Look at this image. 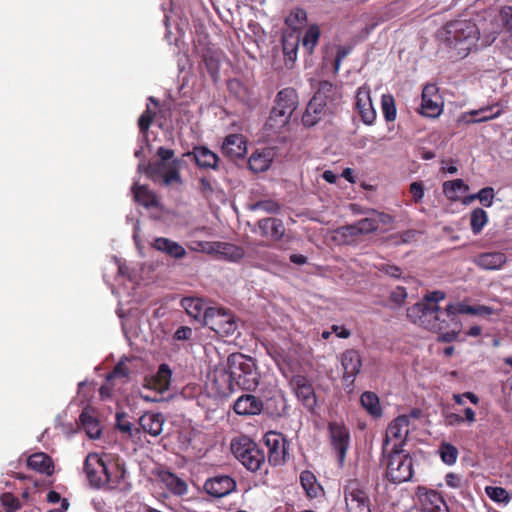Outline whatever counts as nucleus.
<instances>
[{"instance_id":"1","label":"nucleus","mask_w":512,"mask_h":512,"mask_svg":"<svg viewBox=\"0 0 512 512\" xmlns=\"http://www.w3.org/2000/svg\"><path fill=\"white\" fill-rule=\"evenodd\" d=\"M84 471L92 486L108 485L110 489H118L112 496L115 509L117 512H128L125 493L128 483L125 481L124 460L111 454L106 455L104 459L96 453H90L85 459Z\"/></svg>"},{"instance_id":"2","label":"nucleus","mask_w":512,"mask_h":512,"mask_svg":"<svg viewBox=\"0 0 512 512\" xmlns=\"http://www.w3.org/2000/svg\"><path fill=\"white\" fill-rule=\"evenodd\" d=\"M480 31L471 20H454L440 30L439 38L461 58L466 57L479 40Z\"/></svg>"},{"instance_id":"3","label":"nucleus","mask_w":512,"mask_h":512,"mask_svg":"<svg viewBox=\"0 0 512 512\" xmlns=\"http://www.w3.org/2000/svg\"><path fill=\"white\" fill-rule=\"evenodd\" d=\"M298 95L293 88H284L276 95L275 105L266 121L267 130L278 132L285 127L298 106Z\"/></svg>"},{"instance_id":"4","label":"nucleus","mask_w":512,"mask_h":512,"mask_svg":"<svg viewBox=\"0 0 512 512\" xmlns=\"http://www.w3.org/2000/svg\"><path fill=\"white\" fill-rule=\"evenodd\" d=\"M230 377L243 390L252 391L259 384V373L252 357L233 353L228 357Z\"/></svg>"},{"instance_id":"5","label":"nucleus","mask_w":512,"mask_h":512,"mask_svg":"<svg viewBox=\"0 0 512 512\" xmlns=\"http://www.w3.org/2000/svg\"><path fill=\"white\" fill-rule=\"evenodd\" d=\"M407 317L414 324L433 332H441L450 327L445 310L435 304L432 308L425 303H416L407 309Z\"/></svg>"},{"instance_id":"6","label":"nucleus","mask_w":512,"mask_h":512,"mask_svg":"<svg viewBox=\"0 0 512 512\" xmlns=\"http://www.w3.org/2000/svg\"><path fill=\"white\" fill-rule=\"evenodd\" d=\"M401 446V443H395L391 451L386 453L388 457L386 476L394 484L409 481L413 475V460L408 453H404Z\"/></svg>"},{"instance_id":"7","label":"nucleus","mask_w":512,"mask_h":512,"mask_svg":"<svg viewBox=\"0 0 512 512\" xmlns=\"http://www.w3.org/2000/svg\"><path fill=\"white\" fill-rule=\"evenodd\" d=\"M233 455L251 472H256L265 464V454L249 437L241 436L231 442Z\"/></svg>"},{"instance_id":"8","label":"nucleus","mask_w":512,"mask_h":512,"mask_svg":"<svg viewBox=\"0 0 512 512\" xmlns=\"http://www.w3.org/2000/svg\"><path fill=\"white\" fill-rule=\"evenodd\" d=\"M203 324L221 336L233 335L237 329L234 317L224 309L215 307L205 310Z\"/></svg>"},{"instance_id":"9","label":"nucleus","mask_w":512,"mask_h":512,"mask_svg":"<svg viewBox=\"0 0 512 512\" xmlns=\"http://www.w3.org/2000/svg\"><path fill=\"white\" fill-rule=\"evenodd\" d=\"M348 512H371V501L358 480H349L344 488Z\"/></svg>"},{"instance_id":"10","label":"nucleus","mask_w":512,"mask_h":512,"mask_svg":"<svg viewBox=\"0 0 512 512\" xmlns=\"http://www.w3.org/2000/svg\"><path fill=\"white\" fill-rule=\"evenodd\" d=\"M340 362L343 368V385L348 392H351L362 368L361 354L356 349L345 350L340 356Z\"/></svg>"},{"instance_id":"11","label":"nucleus","mask_w":512,"mask_h":512,"mask_svg":"<svg viewBox=\"0 0 512 512\" xmlns=\"http://www.w3.org/2000/svg\"><path fill=\"white\" fill-rule=\"evenodd\" d=\"M265 445L268 448V462L274 466L283 464L288 455V442L278 432L270 431L264 436Z\"/></svg>"},{"instance_id":"12","label":"nucleus","mask_w":512,"mask_h":512,"mask_svg":"<svg viewBox=\"0 0 512 512\" xmlns=\"http://www.w3.org/2000/svg\"><path fill=\"white\" fill-rule=\"evenodd\" d=\"M236 481L228 475H216L208 478L204 483V490L215 498H222L229 495L236 489Z\"/></svg>"},{"instance_id":"13","label":"nucleus","mask_w":512,"mask_h":512,"mask_svg":"<svg viewBox=\"0 0 512 512\" xmlns=\"http://www.w3.org/2000/svg\"><path fill=\"white\" fill-rule=\"evenodd\" d=\"M126 359L128 358L123 356L114 369L107 375L105 384H103L99 390L101 399L104 400L113 396L117 381L125 382V378L128 375L125 365Z\"/></svg>"},{"instance_id":"14","label":"nucleus","mask_w":512,"mask_h":512,"mask_svg":"<svg viewBox=\"0 0 512 512\" xmlns=\"http://www.w3.org/2000/svg\"><path fill=\"white\" fill-rule=\"evenodd\" d=\"M329 430L333 448L338 455L339 464L343 465L349 446V432L344 426L337 423H330Z\"/></svg>"},{"instance_id":"15","label":"nucleus","mask_w":512,"mask_h":512,"mask_svg":"<svg viewBox=\"0 0 512 512\" xmlns=\"http://www.w3.org/2000/svg\"><path fill=\"white\" fill-rule=\"evenodd\" d=\"M442 111L440 96L437 95V88L428 84L422 91L421 113L427 117H437Z\"/></svg>"},{"instance_id":"16","label":"nucleus","mask_w":512,"mask_h":512,"mask_svg":"<svg viewBox=\"0 0 512 512\" xmlns=\"http://www.w3.org/2000/svg\"><path fill=\"white\" fill-rule=\"evenodd\" d=\"M314 96L329 107V112H333L341 100V92L338 86L326 80L319 82Z\"/></svg>"},{"instance_id":"17","label":"nucleus","mask_w":512,"mask_h":512,"mask_svg":"<svg viewBox=\"0 0 512 512\" xmlns=\"http://www.w3.org/2000/svg\"><path fill=\"white\" fill-rule=\"evenodd\" d=\"M172 371L167 364H161L155 375L145 378L144 387L157 393H163L169 389Z\"/></svg>"},{"instance_id":"18","label":"nucleus","mask_w":512,"mask_h":512,"mask_svg":"<svg viewBox=\"0 0 512 512\" xmlns=\"http://www.w3.org/2000/svg\"><path fill=\"white\" fill-rule=\"evenodd\" d=\"M185 157H193L196 165L201 169H217L218 156L205 146H195L193 151L184 153Z\"/></svg>"},{"instance_id":"19","label":"nucleus","mask_w":512,"mask_h":512,"mask_svg":"<svg viewBox=\"0 0 512 512\" xmlns=\"http://www.w3.org/2000/svg\"><path fill=\"white\" fill-rule=\"evenodd\" d=\"M222 151L231 160L243 158L247 152L244 137L240 134L228 135L222 144Z\"/></svg>"},{"instance_id":"20","label":"nucleus","mask_w":512,"mask_h":512,"mask_svg":"<svg viewBox=\"0 0 512 512\" xmlns=\"http://www.w3.org/2000/svg\"><path fill=\"white\" fill-rule=\"evenodd\" d=\"M292 385L295 389L298 399L308 408H312L316 404L314 389L309 380L297 375L292 379Z\"/></svg>"},{"instance_id":"21","label":"nucleus","mask_w":512,"mask_h":512,"mask_svg":"<svg viewBox=\"0 0 512 512\" xmlns=\"http://www.w3.org/2000/svg\"><path fill=\"white\" fill-rule=\"evenodd\" d=\"M329 112V107L318 97L313 96L307 105V108L302 116V123L306 127L316 125L322 117Z\"/></svg>"},{"instance_id":"22","label":"nucleus","mask_w":512,"mask_h":512,"mask_svg":"<svg viewBox=\"0 0 512 512\" xmlns=\"http://www.w3.org/2000/svg\"><path fill=\"white\" fill-rule=\"evenodd\" d=\"M356 108L365 124L370 125L374 122L376 112L372 106L368 89L363 87L358 89L356 94Z\"/></svg>"},{"instance_id":"23","label":"nucleus","mask_w":512,"mask_h":512,"mask_svg":"<svg viewBox=\"0 0 512 512\" xmlns=\"http://www.w3.org/2000/svg\"><path fill=\"white\" fill-rule=\"evenodd\" d=\"M209 251L215 253L218 258L237 262L244 257V250L232 243L212 242L209 244Z\"/></svg>"},{"instance_id":"24","label":"nucleus","mask_w":512,"mask_h":512,"mask_svg":"<svg viewBox=\"0 0 512 512\" xmlns=\"http://www.w3.org/2000/svg\"><path fill=\"white\" fill-rule=\"evenodd\" d=\"M261 236L270 238L273 241H279L285 234L283 221L278 218L268 217L257 222Z\"/></svg>"},{"instance_id":"25","label":"nucleus","mask_w":512,"mask_h":512,"mask_svg":"<svg viewBox=\"0 0 512 512\" xmlns=\"http://www.w3.org/2000/svg\"><path fill=\"white\" fill-rule=\"evenodd\" d=\"M408 512H449V509L439 493L430 491L421 497V508H413Z\"/></svg>"},{"instance_id":"26","label":"nucleus","mask_w":512,"mask_h":512,"mask_svg":"<svg viewBox=\"0 0 512 512\" xmlns=\"http://www.w3.org/2000/svg\"><path fill=\"white\" fill-rule=\"evenodd\" d=\"M233 409L239 415H256L262 411L263 403L258 397L246 394L235 401Z\"/></svg>"},{"instance_id":"27","label":"nucleus","mask_w":512,"mask_h":512,"mask_svg":"<svg viewBox=\"0 0 512 512\" xmlns=\"http://www.w3.org/2000/svg\"><path fill=\"white\" fill-rule=\"evenodd\" d=\"M182 163L183 161L180 159H173L164 167L157 168L156 174H159L161 176L163 185H182L183 181L180 174V168Z\"/></svg>"},{"instance_id":"28","label":"nucleus","mask_w":512,"mask_h":512,"mask_svg":"<svg viewBox=\"0 0 512 512\" xmlns=\"http://www.w3.org/2000/svg\"><path fill=\"white\" fill-rule=\"evenodd\" d=\"M156 154L159 157V160L155 164L141 163L138 165V170L140 172H144L149 178H152L156 174L157 168L164 167L169 163V160H173L175 153L173 149L159 147Z\"/></svg>"},{"instance_id":"29","label":"nucleus","mask_w":512,"mask_h":512,"mask_svg":"<svg viewBox=\"0 0 512 512\" xmlns=\"http://www.w3.org/2000/svg\"><path fill=\"white\" fill-rule=\"evenodd\" d=\"M27 466L37 472L52 475L54 472V465L51 457L44 452H37L30 455L27 459Z\"/></svg>"},{"instance_id":"30","label":"nucleus","mask_w":512,"mask_h":512,"mask_svg":"<svg viewBox=\"0 0 512 512\" xmlns=\"http://www.w3.org/2000/svg\"><path fill=\"white\" fill-rule=\"evenodd\" d=\"M506 261V255L501 252L482 253L474 259L477 266L486 270L500 269Z\"/></svg>"},{"instance_id":"31","label":"nucleus","mask_w":512,"mask_h":512,"mask_svg":"<svg viewBox=\"0 0 512 512\" xmlns=\"http://www.w3.org/2000/svg\"><path fill=\"white\" fill-rule=\"evenodd\" d=\"M300 38L298 35L290 33L282 37V49L285 57V65L292 67L297 59V50Z\"/></svg>"},{"instance_id":"32","label":"nucleus","mask_w":512,"mask_h":512,"mask_svg":"<svg viewBox=\"0 0 512 512\" xmlns=\"http://www.w3.org/2000/svg\"><path fill=\"white\" fill-rule=\"evenodd\" d=\"M163 423V416L157 413H146L139 418L140 428L152 436H158L162 432Z\"/></svg>"},{"instance_id":"33","label":"nucleus","mask_w":512,"mask_h":512,"mask_svg":"<svg viewBox=\"0 0 512 512\" xmlns=\"http://www.w3.org/2000/svg\"><path fill=\"white\" fill-rule=\"evenodd\" d=\"M159 478L161 482L175 495H184L187 493V483L170 471H160Z\"/></svg>"},{"instance_id":"34","label":"nucleus","mask_w":512,"mask_h":512,"mask_svg":"<svg viewBox=\"0 0 512 512\" xmlns=\"http://www.w3.org/2000/svg\"><path fill=\"white\" fill-rule=\"evenodd\" d=\"M153 247L175 259H181L186 255V250L179 243L164 237L155 239Z\"/></svg>"},{"instance_id":"35","label":"nucleus","mask_w":512,"mask_h":512,"mask_svg":"<svg viewBox=\"0 0 512 512\" xmlns=\"http://www.w3.org/2000/svg\"><path fill=\"white\" fill-rule=\"evenodd\" d=\"M132 192L135 202L143 205L144 207L150 208L158 205L156 194L149 189L148 186L134 183Z\"/></svg>"},{"instance_id":"36","label":"nucleus","mask_w":512,"mask_h":512,"mask_svg":"<svg viewBox=\"0 0 512 512\" xmlns=\"http://www.w3.org/2000/svg\"><path fill=\"white\" fill-rule=\"evenodd\" d=\"M360 236L355 224L338 227L334 231L333 239L339 245H351L356 243Z\"/></svg>"},{"instance_id":"37","label":"nucleus","mask_w":512,"mask_h":512,"mask_svg":"<svg viewBox=\"0 0 512 512\" xmlns=\"http://www.w3.org/2000/svg\"><path fill=\"white\" fill-rule=\"evenodd\" d=\"M501 114H502V109L500 108L499 104H495L492 106H486V107L480 108L478 110L471 111L469 113V115L471 117H476V118L467 119L466 123L486 122L491 119H495V118L499 117Z\"/></svg>"},{"instance_id":"38","label":"nucleus","mask_w":512,"mask_h":512,"mask_svg":"<svg viewBox=\"0 0 512 512\" xmlns=\"http://www.w3.org/2000/svg\"><path fill=\"white\" fill-rule=\"evenodd\" d=\"M272 162V153L270 150H264L262 152H254L248 161L249 168L255 172L260 173L266 171Z\"/></svg>"},{"instance_id":"39","label":"nucleus","mask_w":512,"mask_h":512,"mask_svg":"<svg viewBox=\"0 0 512 512\" xmlns=\"http://www.w3.org/2000/svg\"><path fill=\"white\" fill-rule=\"evenodd\" d=\"M79 420L81 422V425L82 427L84 428L86 434L91 438V439H97L100 437V434H101V427H100V423L99 421L97 420V418H95L94 416H92L90 414L89 411L87 410H84L80 416H79Z\"/></svg>"},{"instance_id":"40","label":"nucleus","mask_w":512,"mask_h":512,"mask_svg":"<svg viewBox=\"0 0 512 512\" xmlns=\"http://www.w3.org/2000/svg\"><path fill=\"white\" fill-rule=\"evenodd\" d=\"M469 190V186L462 179H455L443 183V192L451 201L459 199V192L465 193Z\"/></svg>"},{"instance_id":"41","label":"nucleus","mask_w":512,"mask_h":512,"mask_svg":"<svg viewBox=\"0 0 512 512\" xmlns=\"http://www.w3.org/2000/svg\"><path fill=\"white\" fill-rule=\"evenodd\" d=\"M181 306L185 309L188 315L194 319H199L207 308L204 307V303L199 298L185 297L181 301Z\"/></svg>"},{"instance_id":"42","label":"nucleus","mask_w":512,"mask_h":512,"mask_svg":"<svg viewBox=\"0 0 512 512\" xmlns=\"http://www.w3.org/2000/svg\"><path fill=\"white\" fill-rule=\"evenodd\" d=\"M446 318L449 319L450 322H455L457 320V314H470L476 315L477 310L474 309V306H470L464 304L462 302L450 303L445 308Z\"/></svg>"},{"instance_id":"43","label":"nucleus","mask_w":512,"mask_h":512,"mask_svg":"<svg viewBox=\"0 0 512 512\" xmlns=\"http://www.w3.org/2000/svg\"><path fill=\"white\" fill-rule=\"evenodd\" d=\"M361 404L371 415L378 417L381 415V407L378 396L373 392H364L361 395Z\"/></svg>"},{"instance_id":"44","label":"nucleus","mask_w":512,"mask_h":512,"mask_svg":"<svg viewBox=\"0 0 512 512\" xmlns=\"http://www.w3.org/2000/svg\"><path fill=\"white\" fill-rule=\"evenodd\" d=\"M488 220L487 213L482 208H475L470 214V227L474 234H479Z\"/></svg>"},{"instance_id":"45","label":"nucleus","mask_w":512,"mask_h":512,"mask_svg":"<svg viewBox=\"0 0 512 512\" xmlns=\"http://www.w3.org/2000/svg\"><path fill=\"white\" fill-rule=\"evenodd\" d=\"M307 19V13L304 9L296 7L293 8L290 13L285 17V23L296 30L300 28Z\"/></svg>"},{"instance_id":"46","label":"nucleus","mask_w":512,"mask_h":512,"mask_svg":"<svg viewBox=\"0 0 512 512\" xmlns=\"http://www.w3.org/2000/svg\"><path fill=\"white\" fill-rule=\"evenodd\" d=\"M300 482L307 495L314 497L317 495L319 486L316 483L315 475L310 471H303L300 474Z\"/></svg>"},{"instance_id":"47","label":"nucleus","mask_w":512,"mask_h":512,"mask_svg":"<svg viewBox=\"0 0 512 512\" xmlns=\"http://www.w3.org/2000/svg\"><path fill=\"white\" fill-rule=\"evenodd\" d=\"M439 453L441 460L447 465H453L456 463L459 454L458 449L447 442L440 444Z\"/></svg>"},{"instance_id":"48","label":"nucleus","mask_w":512,"mask_h":512,"mask_svg":"<svg viewBox=\"0 0 512 512\" xmlns=\"http://www.w3.org/2000/svg\"><path fill=\"white\" fill-rule=\"evenodd\" d=\"M381 107L384 118L388 122H392L396 119V105L392 95L384 94L381 98Z\"/></svg>"},{"instance_id":"49","label":"nucleus","mask_w":512,"mask_h":512,"mask_svg":"<svg viewBox=\"0 0 512 512\" xmlns=\"http://www.w3.org/2000/svg\"><path fill=\"white\" fill-rule=\"evenodd\" d=\"M447 320H449L447 318ZM450 327L447 330L437 332L438 333V341L443 343H450L457 339L460 331H461V324L459 321L450 322Z\"/></svg>"},{"instance_id":"50","label":"nucleus","mask_w":512,"mask_h":512,"mask_svg":"<svg viewBox=\"0 0 512 512\" xmlns=\"http://www.w3.org/2000/svg\"><path fill=\"white\" fill-rule=\"evenodd\" d=\"M320 38V30L317 25L310 26L302 40L303 46L307 49L308 52H312L316 44L318 43V40Z\"/></svg>"},{"instance_id":"51","label":"nucleus","mask_w":512,"mask_h":512,"mask_svg":"<svg viewBox=\"0 0 512 512\" xmlns=\"http://www.w3.org/2000/svg\"><path fill=\"white\" fill-rule=\"evenodd\" d=\"M228 90L242 102H247L249 100L248 89L237 79H232L228 82Z\"/></svg>"},{"instance_id":"52","label":"nucleus","mask_w":512,"mask_h":512,"mask_svg":"<svg viewBox=\"0 0 512 512\" xmlns=\"http://www.w3.org/2000/svg\"><path fill=\"white\" fill-rule=\"evenodd\" d=\"M249 209L252 211L262 210L270 214H276L280 211V205L276 201L268 199L250 204Z\"/></svg>"},{"instance_id":"53","label":"nucleus","mask_w":512,"mask_h":512,"mask_svg":"<svg viewBox=\"0 0 512 512\" xmlns=\"http://www.w3.org/2000/svg\"><path fill=\"white\" fill-rule=\"evenodd\" d=\"M407 434H408V429L403 431L399 427L390 424L387 428L386 438H385L384 444H383V455H386V453H388L390 437L400 440L402 438H405L407 436Z\"/></svg>"},{"instance_id":"54","label":"nucleus","mask_w":512,"mask_h":512,"mask_svg":"<svg viewBox=\"0 0 512 512\" xmlns=\"http://www.w3.org/2000/svg\"><path fill=\"white\" fill-rule=\"evenodd\" d=\"M360 236L370 234L377 230V222L374 217H366L354 223Z\"/></svg>"},{"instance_id":"55","label":"nucleus","mask_w":512,"mask_h":512,"mask_svg":"<svg viewBox=\"0 0 512 512\" xmlns=\"http://www.w3.org/2000/svg\"><path fill=\"white\" fill-rule=\"evenodd\" d=\"M0 501L5 508V512H16L21 508L19 499L10 492L3 493Z\"/></svg>"},{"instance_id":"56","label":"nucleus","mask_w":512,"mask_h":512,"mask_svg":"<svg viewBox=\"0 0 512 512\" xmlns=\"http://www.w3.org/2000/svg\"><path fill=\"white\" fill-rule=\"evenodd\" d=\"M487 495L496 502H508L510 500L509 493L502 487H486Z\"/></svg>"},{"instance_id":"57","label":"nucleus","mask_w":512,"mask_h":512,"mask_svg":"<svg viewBox=\"0 0 512 512\" xmlns=\"http://www.w3.org/2000/svg\"><path fill=\"white\" fill-rule=\"evenodd\" d=\"M477 199L485 206L490 207L493 204L494 189L492 187H484L477 193Z\"/></svg>"},{"instance_id":"58","label":"nucleus","mask_w":512,"mask_h":512,"mask_svg":"<svg viewBox=\"0 0 512 512\" xmlns=\"http://www.w3.org/2000/svg\"><path fill=\"white\" fill-rule=\"evenodd\" d=\"M445 296V293L442 291L429 292L424 295L423 300L419 303H425L427 306H432V308H434V304L438 305L441 300L445 299Z\"/></svg>"},{"instance_id":"59","label":"nucleus","mask_w":512,"mask_h":512,"mask_svg":"<svg viewBox=\"0 0 512 512\" xmlns=\"http://www.w3.org/2000/svg\"><path fill=\"white\" fill-rule=\"evenodd\" d=\"M154 113L149 109V107L142 113L138 120V126L142 133H146L153 121Z\"/></svg>"},{"instance_id":"60","label":"nucleus","mask_w":512,"mask_h":512,"mask_svg":"<svg viewBox=\"0 0 512 512\" xmlns=\"http://www.w3.org/2000/svg\"><path fill=\"white\" fill-rule=\"evenodd\" d=\"M500 21L508 30L512 31V7L505 6L500 11Z\"/></svg>"},{"instance_id":"61","label":"nucleus","mask_w":512,"mask_h":512,"mask_svg":"<svg viewBox=\"0 0 512 512\" xmlns=\"http://www.w3.org/2000/svg\"><path fill=\"white\" fill-rule=\"evenodd\" d=\"M372 215L377 222V229L379 228V225H390L393 222V217L389 214L383 213V212H377L375 210L372 211Z\"/></svg>"},{"instance_id":"62","label":"nucleus","mask_w":512,"mask_h":512,"mask_svg":"<svg viewBox=\"0 0 512 512\" xmlns=\"http://www.w3.org/2000/svg\"><path fill=\"white\" fill-rule=\"evenodd\" d=\"M350 47L346 46H340L337 50L336 58L334 61V70L337 72L340 68V64L343 59L347 57V55L350 53Z\"/></svg>"},{"instance_id":"63","label":"nucleus","mask_w":512,"mask_h":512,"mask_svg":"<svg viewBox=\"0 0 512 512\" xmlns=\"http://www.w3.org/2000/svg\"><path fill=\"white\" fill-rule=\"evenodd\" d=\"M410 192L413 195L414 201L419 202L424 196V188L421 182H413L410 185Z\"/></svg>"},{"instance_id":"64","label":"nucleus","mask_w":512,"mask_h":512,"mask_svg":"<svg viewBox=\"0 0 512 512\" xmlns=\"http://www.w3.org/2000/svg\"><path fill=\"white\" fill-rule=\"evenodd\" d=\"M204 62L209 74L215 78L218 72V61L213 57H205Z\"/></svg>"}]
</instances>
